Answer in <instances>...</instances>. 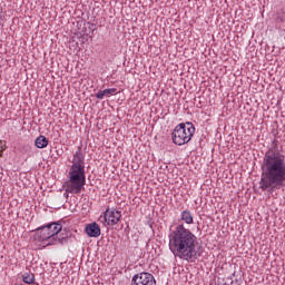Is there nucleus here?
<instances>
[{
    "label": "nucleus",
    "instance_id": "obj_2",
    "mask_svg": "<svg viewBox=\"0 0 285 285\" xmlns=\"http://www.w3.org/2000/svg\"><path fill=\"white\" fill-rule=\"evenodd\" d=\"M168 239L169 250L177 259L193 264L202 256L197 236L193 230L186 228L184 224L176 225L175 228L169 232Z\"/></svg>",
    "mask_w": 285,
    "mask_h": 285
},
{
    "label": "nucleus",
    "instance_id": "obj_8",
    "mask_svg": "<svg viewBox=\"0 0 285 285\" xmlns=\"http://www.w3.org/2000/svg\"><path fill=\"white\" fill-rule=\"evenodd\" d=\"M85 233L88 237H99L101 235V227L97 223H90L86 225Z\"/></svg>",
    "mask_w": 285,
    "mask_h": 285
},
{
    "label": "nucleus",
    "instance_id": "obj_5",
    "mask_svg": "<svg viewBox=\"0 0 285 285\" xmlns=\"http://www.w3.org/2000/svg\"><path fill=\"white\" fill-rule=\"evenodd\" d=\"M37 239L40 242H45L47 246H52L55 244H66V242H68V237L55 239L47 226L38 228Z\"/></svg>",
    "mask_w": 285,
    "mask_h": 285
},
{
    "label": "nucleus",
    "instance_id": "obj_6",
    "mask_svg": "<svg viewBox=\"0 0 285 285\" xmlns=\"http://www.w3.org/2000/svg\"><path fill=\"white\" fill-rule=\"evenodd\" d=\"M121 220V212L116 208H107L104 213V222L107 226H117Z\"/></svg>",
    "mask_w": 285,
    "mask_h": 285
},
{
    "label": "nucleus",
    "instance_id": "obj_7",
    "mask_svg": "<svg viewBox=\"0 0 285 285\" xmlns=\"http://www.w3.org/2000/svg\"><path fill=\"white\" fill-rule=\"evenodd\" d=\"M131 285H157V281L153 274L142 272L132 276Z\"/></svg>",
    "mask_w": 285,
    "mask_h": 285
},
{
    "label": "nucleus",
    "instance_id": "obj_14",
    "mask_svg": "<svg viewBox=\"0 0 285 285\" xmlns=\"http://www.w3.org/2000/svg\"><path fill=\"white\" fill-rule=\"evenodd\" d=\"M276 23H285V10H281L277 13Z\"/></svg>",
    "mask_w": 285,
    "mask_h": 285
},
{
    "label": "nucleus",
    "instance_id": "obj_4",
    "mask_svg": "<svg viewBox=\"0 0 285 285\" xmlns=\"http://www.w3.org/2000/svg\"><path fill=\"white\" fill-rule=\"evenodd\" d=\"M194 136L195 125L193 122H181L175 127L171 139L176 146H186Z\"/></svg>",
    "mask_w": 285,
    "mask_h": 285
},
{
    "label": "nucleus",
    "instance_id": "obj_12",
    "mask_svg": "<svg viewBox=\"0 0 285 285\" xmlns=\"http://www.w3.org/2000/svg\"><path fill=\"white\" fill-rule=\"evenodd\" d=\"M48 144H50V141L48 140V138H46V136L40 135L36 140H35V146L36 148H48Z\"/></svg>",
    "mask_w": 285,
    "mask_h": 285
},
{
    "label": "nucleus",
    "instance_id": "obj_13",
    "mask_svg": "<svg viewBox=\"0 0 285 285\" xmlns=\"http://www.w3.org/2000/svg\"><path fill=\"white\" fill-rule=\"evenodd\" d=\"M22 282L24 284H35V274L30 273V272H26L22 274Z\"/></svg>",
    "mask_w": 285,
    "mask_h": 285
},
{
    "label": "nucleus",
    "instance_id": "obj_3",
    "mask_svg": "<svg viewBox=\"0 0 285 285\" xmlns=\"http://www.w3.org/2000/svg\"><path fill=\"white\" fill-rule=\"evenodd\" d=\"M68 179L67 193L79 195V193L83 190V186H86V157L80 149L73 155L72 165L68 173Z\"/></svg>",
    "mask_w": 285,
    "mask_h": 285
},
{
    "label": "nucleus",
    "instance_id": "obj_10",
    "mask_svg": "<svg viewBox=\"0 0 285 285\" xmlns=\"http://www.w3.org/2000/svg\"><path fill=\"white\" fill-rule=\"evenodd\" d=\"M180 219H181V222H184L188 226H190V224L195 223V219L193 217V213H190V210H188V209H185V210L181 212Z\"/></svg>",
    "mask_w": 285,
    "mask_h": 285
},
{
    "label": "nucleus",
    "instance_id": "obj_1",
    "mask_svg": "<svg viewBox=\"0 0 285 285\" xmlns=\"http://www.w3.org/2000/svg\"><path fill=\"white\" fill-rule=\"evenodd\" d=\"M261 169V190L273 193L285 188V155L277 139L272 141L271 148L265 153Z\"/></svg>",
    "mask_w": 285,
    "mask_h": 285
},
{
    "label": "nucleus",
    "instance_id": "obj_9",
    "mask_svg": "<svg viewBox=\"0 0 285 285\" xmlns=\"http://www.w3.org/2000/svg\"><path fill=\"white\" fill-rule=\"evenodd\" d=\"M45 226L48 228V230H49L51 237H53V239H59V238H57V234L60 230H62V228H63L61 223H59V222L58 223H50V224L45 225Z\"/></svg>",
    "mask_w": 285,
    "mask_h": 285
},
{
    "label": "nucleus",
    "instance_id": "obj_11",
    "mask_svg": "<svg viewBox=\"0 0 285 285\" xmlns=\"http://www.w3.org/2000/svg\"><path fill=\"white\" fill-rule=\"evenodd\" d=\"M117 94V88H110V89H105L100 90L96 94V98L98 99H104V97H110L111 95Z\"/></svg>",
    "mask_w": 285,
    "mask_h": 285
}]
</instances>
